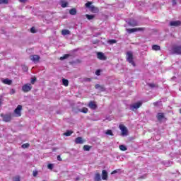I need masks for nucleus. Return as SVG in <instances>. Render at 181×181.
I'll use <instances>...</instances> for the list:
<instances>
[{"mask_svg":"<svg viewBox=\"0 0 181 181\" xmlns=\"http://www.w3.org/2000/svg\"><path fill=\"white\" fill-rule=\"evenodd\" d=\"M62 34L64 35V36H66V35H70V30H63L62 31Z\"/></svg>","mask_w":181,"mask_h":181,"instance_id":"22","label":"nucleus"},{"mask_svg":"<svg viewBox=\"0 0 181 181\" xmlns=\"http://www.w3.org/2000/svg\"><path fill=\"white\" fill-rule=\"evenodd\" d=\"M106 135H111L112 136V130H107V132H105Z\"/></svg>","mask_w":181,"mask_h":181,"instance_id":"36","label":"nucleus"},{"mask_svg":"<svg viewBox=\"0 0 181 181\" xmlns=\"http://www.w3.org/2000/svg\"><path fill=\"white\" fill-rule=\"evenodd\" d=\"M127 32L128 33H134V32H138V30H144V28H130V29H126Z\"/></svg>","mask_w":181,"mask_h":181,"instance_id":"8","label":"nucleus"},{"mask_svg":"<svg viewBox=\"0 0 181 181\" xmlns=\"http://www.w3.org/2000/svg\"><path fill=\"white\" fill-rule=\"evenodd\" d=\"M148 86H149V87H151V88L156 87V85H155L154 83H150V84H148Z\"/></svg>","mask_w":181,"mask_h":181,"instance_id":"41","label":"nucleus"},{"mask_svg":"<svg viewBox=\"0 0 181 181\" xmlns=\"http://www.w3.org/2000/svg\"><path fill=\"white\" fill-rule=\"evenodd\" d=\"M62 84H63V86H65V87H67L69 86V80L63 78Z\"/></svg>","mask_w":181,"mask_h":181,"instance_id":"21","label":"nucleus"},{"mask_svg":"<svg viewBox=\"0 0 181 181\" xmlns=\"http://www.w3.org/2000/svg\"><path fill=\"white\" fill-rule=\"evenodd\" d=\"M117 42L116 40H110L107 43H109L110 45H114V43H115Z\"/></svg>","mask_w":181,"mask_h":181,"instance_id":"33","label":"nucleus"},{"mask_svg":"<svg viewBox=\"0 0 181 181\" xmlns=\"http://www.w3.org/2000/svg\"><path fill=\"white\" fill-rule=\"evenodd\" d=\"M22 105H18L14 110L15 117H21L22 115Z\"/></svg>","mask_w":181,"mask_h":181,"instance_id":"3","label":"nucleus"},{"mask_svg":"<svg viewBox=\"0 0 181 181\" xmlns=\"http://www.w3.org/2000/svg\"><path fill=\"white\" fill-rule=\"evenodd\" d=\"M86 8H88L89 9H90L93 6L91 5V2H87L86 4Z\"/></svg>","mask_w":181,"mask_h":181,"instance_id":"32","label":"nucleus"},{"mask_svg":"<svg viewBox=\"0 0 181 181\" xmlns=\"http://www.w3.org/2000/svg\"><path fill=\"white\" fill-rule=\"evenodd\" d=\"M57 160H59V162H62V157H60V156H57Z\"/></svg>","mask_w":181,"mask_h":181,"instance_id":"45","label":"nucleus"},{"mask_svg":"<svg viewBox=\"0 0 181 181\" xmlns=\"http://www.w3.org/2000/svg\"><path fill=\"white\" fill-rule=\"evenodd\" d=\"M152 49L156 51L160 50V47L159 45H155L152 46Z\"/></svg>","mask_w":181,"mask_h":181,"instance_id":"24","label":"nucleus"},{"mask_svg":"<svg viewBox=\"0 0 181 181\" xmlns=\"http://www.w3.org/2000/svg\"><path fill=\"white\" fill-rule=\"evenodd\" d=\"M173 52L176 54H181V47H175L173 48Z\"/></svg>","mask_w":181,"mask_h":181,"instance_id":"14","label":"nucleus"},{"mask_svg":"<svg viewBox=\"0 0 181 181\" xmlns=\"http://www.w3.org/2000/svg\"><path fill=\"white\" fill-rule=\"evenodd\" d=\"M102 179L103 180H107V179H108V173H107L106 170L102 171Z\"/></svg>","mask_w":181,"mask_h":181,"instance_id":"13","label":"nucleus"},{"mask_svg":"<svg viewBox=\"0 0 181 181\" xmlns=\"http://www.w3.org/2000/svg\"><path fill=\"white\" fill-rule=\"evenodd\" d=\"M173 5H176V0H173Z\"/></svg>","mask_w":181,"mask_h":181,"instance_id":"48","label":"nucleus"},{"mask_svg":"<svg viewBox=\"0 0 181 181\" xmlns=\"http://www.w3.org/2000/svg\"><path fill=\"white\" fill-rule=\"evenodd\" d=\"M22 90L24 93H29L32 90V85L30 83H27L23 86Z\"/></svg>","mask_w":181,"mask_h":181,"instance_id":"5","label":"nucleus"},{"mask_svg":"<svg viewBox=\"0 0 181 181\" xmlns=\"http://www.w3.org/2000/svg\"><path fill=\"white\" fill-rule=\"evenodd\" d=\"M127 59L129 63H131L132 66H135V62H134V57L132 52H128L127 53Z\"/></svg>","mask_w":181,"mask_h":181,"instance_id":"1","label":"nucleus"},{"mask_svg":"<svg viewBox=\"0 0 181 181\" xmlns=\"http://www.w3.org/2000/svg\"><path fill=\"white\" fill-rule=\"evenodd\" d=\"M1 82L4 84H6L7 86H11V84H12V80L9 78H6V79L2 78Z\"/></svg>","mask_w":181,"mask_h":181,"instance_id":"10","label":"nucleus"},{"mask_svg":"<svg viewBox=\"0 0 181 181\" xmlns=\"http://www.w3.org/2000/svg\"><path fill=\"white\" fill-rule=\"evenodd\" d=\"M170 26H180L181 25V22L180 21H171L170 23Z\"/></svg>","mask_w":181,"mask_h":181,"instance_id":"12","label":"nucleus"},{"mask_svg":"<svg viewBox=\"0 0 181 181\" xmlns=\"http://www.w3.org/2000/svg\"><path fill=\"white\" fill-rule=\"evenodd\" d=\"M101 73V71L100 70V69H98V70H97L96 71H95V74H96V76H100V74Z\"/></svg>","mask_w":181,"mask_h":181,"instance_id":"42","label":"nucleus"},{"mask_svg":"<svg viewBox=\"0 0 181 181\" xmlns=\"http://www.w3.org/2000/svg\"><path fill=\"white\" fill-rule=\"evenodd\" d=\"M9 0H0V5L8 4Z\"/></svg>","mask_w":181,"mask_h":181,"instance_id":"29","label":"nucleus"},{"mask_svg":"<svg viewBox=\"0 0 181 181\" xmlns=\"http://www.w3.org/2000/svg\"><path fill=\"white\" fill-rule=\"evenodd\" d=\"M164 115L163 113H158L157 115V119H158V121H162L163 118H164Z\"/></svg>","mask_w":181,"mask_h":181,"instance_id":"19","label":"nucleus"},{"mask_svg":"<svg viewBox=\"0 0 181 181\" xmlns=\"http://www.w3.org/2000/svg\"><path fill=\"white\" fill-rule=\"evenodd\" d=\"M97 56L98 59H99L100 60H105V59H107L105 57V55H104V53L103 52H98Z\"/></svg>","mask_w":181,"mask_h":181,"instance_id":"11","label":"nucleus"},{"mask_svg":"<svg viewBox=\"0 0 181 181\" xmlns=\"http://www.w3.org/2000/svg\"><path fill=\"white\" fill-rule=\"evenodd\" d=\"M95 88H100L101 86H100V84H96L95 86Z\"/></svg>","mask_w":181,"mask_h":181,"instance_id":"46","label":"nucleus"},{"mask_svg":"<svg viewBox=\"0 0 181 181\" xmlns=\"http://www.w3.org/2000/svg\"><path fill=\"white\" fill-rule=\"evenodd\" d=\"M88 107L90 108V110H96L97 104H95V102L90 101L88 104Z\"/></svg>","mask_w":181,"mask_h":181,"instance_id":"9","label":"nucleus"},{"mask_svg":"<svg viewBox=\"0 0 181 181\" xmlns=\"http://www.w3.org/2000/svg\"><path fill=\"white\" fill-rule=\"evenodd\" d=\"M21 147L23 148V149H26V148H29V144H24L21 146Z\"/></svg>","mask_w":181,"mask_h":181,"instance_id":"34","label":"nucleus"},{"mask_svg":"<svg viewBox=\"0 0 181 181\" xmlns=\"http://www.w3.org/2000/svg\"><path fill=\"white\" fill-rule=\"evenodd\" d=\"M180 114H181V109L180 110Z\"/></svg>","mask_w":181,"mask_h":181,"instance_id":"51","label":"nucleus"},{"mask_svg":"<svg viewBox=\"0 0 181 181\" xmlns=\"http://www.w3.org/2000/svg\"><path fill=\"white\" fill-rule=\"evenodd\" d=\"M141 105H142L141 102L136 103L130 106V110H132V111H134L135 110H138Z\"/></svg>","mask_w":181,"mask_h":181,"instance_id":"6","label":"nucleus"},{"mask_svg":"<svg viewBox=\"0 0 181 181\" xmlns=\"http://www.w3.org/2000/svg\"><path fill=\"white\" fill-rule=\"evenodd\" d=\"M73 134V132L71 130H68L65 133H64V135L65 136H70Z\"/></svg>","mask_w":181,"mask_h":181,"instance_id":"23","label":"nucleus"},{"mask_svg":"<svg viewBox=\"0 0 181 181\" xmlns=\"http://www.w3.org/2000/svg\"><path fill=\"white\" fill-rule=\"evenodd\" d=\"M81 112H83L84 114H87V112H88V109L86 107H83L81 110Z\"/></svg>","mask_w":181,"mask_h":181,"instance_id":"30","label":"nucleus"},{"mask_svg":"<svg viewBox=\"0 0 181 181\" xmlns=\"http://www.w3.org/2000/svg\"><path fill=\"white\" fill-rule=\"evenodd\" d=\"M60 5H61L62 8H66V7H67V5H69V3H67L66 1H62L60 3Z\"/></svg>","mask_w":181,"mask_h":181,"instance_id":"18","label":"nucleus"},{"mask_svg":"<svg viewBox=\"0 0 181 181\" xmlns=\"http://www.w3.org/2000/svg\"><path fill=\"white\" fill-rule=\"evenodd\" d=\"M83 80H84V81H86L88 83H90V81H91V78H85Z\"/></svg>","mask_w":181,"mask_h":181,"instance_id":"38","label":"nucleus"},{"mask_svg":"<svg viewBox=\"0 0 181 181\" xmlns=\"http://www.w3.org/2000/svg\"><path fill=\"white\" fill-rule=\"evenodd\" d=\"M20 1V2H26V1H28V0H19Z\"/></svg>","mask_w":181,"mask_h":181,"instance_id":"49","label":"nucleus"},{"mask_svg":"<svg viewBox=\"0 0 181 181\" xmlns=\"http://www.w3.org/2000/svg\"><path fill=\"white\" fill-rule=\"evenodd\" d=\"M15 93H16V90H15V89H11V90H10V94H15Z\"/></svg>","mask_w":181,"mask_h":181,"instance_id":"43","label":"nucleus"},{"mask_svg":"<svg viewBox=\"0 0 181 181\" xmlns=\"http://www.w3.org/2000/svg\"><path fill=\"white\" fill-rule=\"evenodd\" d=\"M90 146H88V145L83 146V150L84 151H90Z\"/></svg>","mask_w":181,"mask_h":181,"instance_id":"31","label":"nucleus"},{"mask_svg":"<svg viewBox=\"0 0 181 181\" xmlns=\"http://www.w3.org/2000/svg\"><path fill=\"white\" fill-rule=\"evenodd\" d=\"M69 13L70 15H76V13H77V11L76 10V8H71L69 11Z\"/></svg>","mask_w":181,"mask_h":181,"instance_id":"25","label":"nucleus"},{"mask_svg":"<svg viewBox=\"0 0 181 181\" xmlns=\"http://www.w3.org/2000/svg\"><path fill=\"white\" fill-rule=\"evenodd\" d=\"M25 71H28V68L25 67Z\"/></svg>","mask_w":181,"mask_h":181,"instance_id":"50","label":"nucleus"},{"mask_svg":"<svg viewBox=\"0 0 181 181\" xmlns=\"http://www.w3.org/2000/svg\"><path fill=\"white\" fill-rule=\"evenodd\" d=\"M13 181H21V177L19 175L14 177Z\"/></svg>","mask_w":181,"mask_h":181,"instance_id":"35","label":"nucleus"},{"mask_svg":"<svg viewBox=\"0 0 181 181\" xmlns=\"http://www.w3.org/2000/svg\"><path fill=\"white\" fill-rule=\"evenodd\" d=\"M33 176L35 177V176H37V171L35 170L33 171Z\"/></svg>","mask_w":181,"mask_h":181,"instance_id":"44","label":"nucleus"},{"mask_svg":"<svg viewBox=\"0 0 181 181\" xmlns=\"http://www.w3.org/2000/svg\"><path fill=\"white\" fill-rule=\"evenodd\" d=\"M30 59L34 63H37V62H39V60H40V57H39V55H31V56H30Z\"/></svg>","mask_w":181,"mask_h":181,"instance_id":"7","label":"nucleus"},{"mask_svg":"<svg viewBox=\"0 0 181 181\" xmlns=\"http://www.w3.org/2000/svg\"><path fill=\"white\" fill-rule=\"evenodd\" d=\"M117 173V170H114L112 172L111 175H115V173Z\"/></svg>","mask_w":181,"mask_h":181,"instance_id":"47","label":"nucleus"},{"mask_svg":"<svg viewBox=\"0 0 181 181\" xmlns=\"http://www.w3.org/2000/svg\"><path fill=\"white\" fill-rule=\"evenodd\" d=\"M95 181H101V176L100 175L99 173H97L95 175Z\"/></svg>","mask_w":181,"mask_h":181,"instance_id":"20","label":"nucleus"},{"mask_svg":"<svg viewBox=\"0 0 181 181\" xmlns=\"http://www.w3.org/2000/svg\"><path fill=\"white\" fill-rule=\"evenodd\" d=\"M119 148L120 151H127L128 149L124 145H120Z\"/></svg>","mask_w":181,"mask_h":181,"instance_id":"28","label":"nucleus"},{"mask_svg":"<svg viewBox=\"0 0 181 181\" xmlns=\"http://www.w3.org/2000/svg\"><path fill=\"white\" fill-rule=\"evenodd\" d=\"M47 168L52 170V169H53V164H48Z\"/></svg>","mask_w":181,"mask_h":181,"instance_id":"39","label":"nucleus"},{"mask_svg":"<svg viewBox=\"0 0 181 181\" xmlns=\"http://www.w3.org/2000/svg\"><path fill=\"white\" fill-rule=\"evenodd\" d=\"M129 25H130V26H136V25H138V23H136L135 20L131 19L129 21Z\"/></svg>","mask_w":181,"mask_h":181,"instance_id":"16","label":"nucleus"},{"mask_svg":"<svg viewBox=\"0 0 181 181\" xmlns=\"http://www.w3.org/2000/svg\"><path fill=\"white\" fill-rule=\"evenodd\" d=\"M35 82H36V77H33L31 78V84H35Z\"/></svg>","mask_w":181,"mask_h":181,"instance_id":"37","label":"nucleus"},{"mask_svg":"<svg viewBox=\"0 0 181 181\" xmlns=\"http://www.w3.org/2000/svg\"><path fill=\"white\" fill-rule=\"evenodd\" d=\"M0 116L2 117L3 121H4V122H9V121L12 119V115L11 113L6 115L1 114Z\"/></svg>","mask_w":181,"mask_h":181,"instance_id":"2","label":"nucleus"},{"mask_svg":"<svg viewBox=\"0 0 181 181\" xmlns=\"http://www.w3.org/2000/svg\"><path fill=\"white\" fill-rule=\"evenodd\" d=\"M30 32H31V33H36V30H35L34 27L31 28Z\"/></svg>","mask_w":181,"mask_h":181,"instance_id":"40","label":"nucleus"},{"mask_svg":"<svg viewBox=\"0 0 181 181\" xmlns=\"http://www.w3.org/2000/svg\"><path fill=\"white\" fill-rule=\"evenodd\" d=\"M90 10L91 11V12H93L94 13H97V12H98V8L92 6L90 8Z\"/></svg>","mask_w":181,"mask_h":181,"instance_id":"17","label":"nucleus"},{"mask_svg":"<svg viewBox=\"0 0 181 181\" xmlns=\"http://www.w3.org/2000/svg\"><path fill=\"white\" fill-rule=\"evenodd\" d=\"M69 57H70V54H67L64 55L63 57H61L60 60H64L66 59H69Z\"/></svg>","mask_w":181,"mask_h":181,"instance_id":"26","label":"nucleus"},{"mask_svg":"<svg viewBox=\"0 0 181 181\" xmlns=\"http://www.w3.org/2000/svg\"><path fill=\"white\" fill-rule=\"evenodd\" d=\"M86 17L87 18V19H88V21H91V19H94V15L86 14Z\"/></svg>","mask_w":181,"mask_h":181,"instance_id":"27","label":"nucleus"},{"mask_svg":"<svg viewBox=\"0 0 181 181\" xmlns=\"http://www.w3.org/2000/svg\"><path fill=\"white\" fill-rule=\"evenodd\" d=\"M75 142L76 144H84V141H83V138L81 137H77L76 139H75Z\"/></svg>","mask_w":181,"mask_h":181,"instance_id":"15","label":"nucleus"},{"mask_svg":"<svg viewBox=\"0 0 181 181\" xmlns=\"http://www.w3.org/2000/svg\"><path fill=\"white\" fill-rule=\"evenodd\" d=\"M119 129L122 131V136H127L128 135V129L125 126L119 125Z\"/></svg>","mask_w":181,"mask_h":181,"instance_id":"4","label":"nucleus"}]
</instances>
